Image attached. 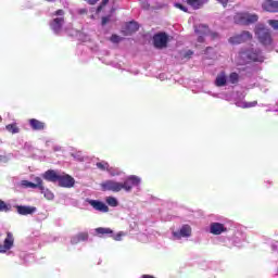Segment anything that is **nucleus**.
Segmentation results:
<instances>
[{
	"label": "nucleus",
	"mask_w": 278,
	"mask_h": 278,
	"mask_svg": "<svg viewBox=\"0 0 278 278\" xmlns=\"http://www.w3.org/2000/svg\"><path fill=\"white\" fill-rule=\"evenodd\" d=\"M249 62H264L262 51L257 48H247L242 49L235 56V64H238V66H244V64H249Z\"/></svg>",
	"instance_id": "1"
},
{
	"label": "nucleus",
	"mask_w": 278,
	"mask_h": 278,
	"mask_svg": "<svg viewBox=\"0 0 278 278\" xmlns=\"http://www.w3.org/2000/svg\"><path fill=\"white\" fill-rule=\"evenodd\" d=\"M254 34L258 41L265 47L273 45V37L270 36V29L266 28L264 24H257L254 29Z\"/></svg>",
	"instance_id": "2"
},
{
	"label": "nucleus",
	"mask_w": 278,
	"mask_h": 278,
	"mask_svg": "<svg viewBox=\"0 0 278 278\" xmlns=\"http://www.w3.org/2000/svg\"><path fill=\"white\" fill-rule=\"evenodd\" d=\"M258 18L255 13L242 12L235 15V23L238 25H251V23H257Z\"/></svg>",
	"instance_id": "3"
},
{
	"label": "nucleus",
	"mask_w": 278,
	"mask_h": 278,
	"mask_svg": "<svg viewBox=\"0 0 278 278\" xmlns=\"http://www.w3.org/2000/svg\"><path fill=\"white\" fill-rule=\"evenodd\" d=\"M54 17L51 22H50V28L52 29V31L54 34H62L64 31V11L63 10H58L54 14Z\"/></svg>",
	"instance_id": "4"
},
{
	"label": "nucleus",
	"mask_w": 278,
	"mask_h": 278,
	"mask_svg": "<svg viewBox=\"0 0 278 278\" xmlns=\"http://www.w3.org/2000/svg\"><path fill=\"white\" fill-rule=\"evenodd\" d=\"M195 34L198 35V42H204L205 38H217L218 37V34L212 33L211 29L203 24L195 26Z\"/></svg>",
	"instance_id": "5"
},
{
	"label": "nucleus",
	"mask_w": 278,
	"mask_h": 278,
	"mask_svg": "<svg viewBox=\"0 0 278 278\" xmlns=\"http://www.w3.org/2000/svg\"><path fill=\"white\" fill-rule=\"evenodd\" d=\"M192 236V227L188 224L182 225L178 230L172 232L173 240H184Z\"/></svg>",
	"instance_id": "6"
},
{
	"label": "nucleus",
	"mask_w": 278,
	"mask_h": 278,
	"mask_svg": "<svg viewBox=\"0 0 278 278\" xmlns=\"http://www.w3.org/2000/svg\"><path fill=\"white\" fill-rule=\"evenodd\" d=\"M101 188L102 190H109L110 192H121V190H124V185L116 180H105L101 184Z\"/></svg>",
	"instance_id": "7"
},
{
	"label": "nucleus",
	"mask_w": 278,
	"mask_h": 278,
	"mask_svg": "<svg viewBox=\"0 0 278 278\" xmlns=\"http://www.w3.org/2000/svg\"><path fill=\"white\" fill-rule=\"evenodd\" d=\"M140 181L141 179L138 176H128L123 182L125 192H131L132 188H138Z\"/></svg>",
	"instance_id": "8"
},
{
	"label": "nucleus",
	"mask_w": 278,
	"mask_h": 278,
	"mask_svg": "<svg viewBox=\"0 0 278 278\" xmlns=\"http://www.w3.org/2000/svg\"><path fill=\"white\" fill-rule=\"evenodd\" d=\"M61 188H73L75 186V178L68 174L61 173L58 182Z\"/></svg>",
	"instance_id": "9"
},
{
	"label": "nucleus",
	"mask_w": 278,
	"mask_h": 278,
	"mask_svg": "<svg viewBox=\"0 0 278 278\" xmlns=\"http://www.w3.org/2000/svg\"><path fill=\"white\" fill-rule=\"evenodd\" d=\"M153 42L156 49H164V47H166L168 42V35H166L165 33L156 34L153 37Z\"/></svg>",
	"instance_id": "10"
},
{
	"label": "nucleus",
	"mask_w": 278,
	"mask_h": 278,
	"mask_svg": "<svg viewBox=\"0 0 278 278\" xmlns=\"http://www.w3.org/2000/svg\"><path fill=\"white\" fill-rule=\"evenodd\" d=\"M12 247H14V235L8 232L3 243L0 242V253H8Z\"/></svg>",
	"instance_id": "11"
},
{
	"label": "nucleus",
	"mask_w": 278,
	"mask_h": 278,
	"mask_svg": "<svg viewBox=\"0 0 278 278\" xmlns=\"http://www.w3.org/2000/svg\"><path fill=\"white\" fill-rule=\"evenodd\" d=\"M208 231L213 236H220V233H226L227 228L224 226V224L214 222L210 224Z\"/></svg>",
	"instance_id": "12"
},
{
	"label": "nucleus",
	"mask_w": 278,
	"mask_h": 278,
	"mask_svg": "<svg viewBox=\"0 0 278 278\" xmlns=\"http://www.w3.org/2000/svg\"><path fill=\"white\" fill-rule=\"evenodd\" d=\"M60 175H61L60 172L49 169L42 174V177L46 179V181H51L52 184H58V181L60 179Z\"/></svg>",
	"instance_id": "13"
},
{
	"label": "nucleus",
	"mask_w": 278,
	"mask_h": 278,
	"mask_svg": "<svg viewBox=\"0 0 278 278\" xmlns=\"http://www.w3.org/2000/svg\"><path fill=\"white\" fill-rule=\"evenodd\" d=\"M89 203V205H91V207H93V210H96L97 212H110V207L106 206L105 203L98 201V200H88L87 201Z\"/></svg>",
	"instance_id": "14"
},
{
	"label": "nucleus",
	"mask_w": 278,
	"mask_h": 278,
	"mask_svg": "<svg viewBox=\"0 0 278 278\" xmlns=\"http://www.w3.org/2000/svg\"><path fill=\"white\" fill-rule=\"evenodd\" d=\"M262 8L265 12H278V1L266 0L263 2Z\"/></svg>",
	"instance_id": "15"
},
{
	"label": "nucleus",
	"mask_w": 278,
	"mask_h": 278,
	"mask_svg": "<svg viewBox=\"0 0 278 278\" xmlns=\"http://www.w3.org/2000/svg\"><path fill=\"white\" fill-rule=\"evenodd\" d=\"M227 85V74L225 71H222L217 74L216 79H215V86L218 88H222L223 86Z\"/></svg>",
	"instance_id": "16"
},
{
	"label": "nucleus",
	"mask_w": 278,
	"mask_h": 278,
	"mask_svg": "<svg viewBox=\"0 0 278 278\" xmlns=\"http://www.w3.org/2000/svg\"><path fill=\"white\" fill-rule=\"evenodd\" d=\"M36 206H17V213L22 216H27L29 214H36Z\"/></svg>",
	"instance_id": "17"
},
{
	"label": "nucleus",
	"mask_w": 278,
	"mask_h": 278,
	"mask_svg": "<svg viewBox=\"0 0 278 278\" xmlns=\"http://www.w3.org/2000/svg\"><path fill=\"white\" fill-rule=\"evenodd\" d=\"M41 184H42V178H40V177H36L35 182H31V181H28V180H23L22 181V186L24 188H40Z\"/></svg>",
	"instance_id": "18"
},
{
	"label": "nucleus",
	"mask_w": 278,
	"mask_h": 278,
	"mask_svg": "<svg viewBox=\"0 0 278 278\" xmlns=\"http://www.w3.org/2000/svg\"><path fill=\"white\" fill-rule=\"evenodd\" d=\"M29 126L31 127V129H34L35 131H42V129H45V123L36 119V118H31L28 121Z\"/></svg>",
	"instance_id": "19"
},
{
	"label": "nucleus",
	"mask_w": 278,
	"mask_h": 278,
	"mask_svg": "<svg viewBox=\"0 0 278 278\" xmlns=\"http://www.w3.org/2000/svg\"><path fill=\"white\" fill-rule=\"evenodd\" d=\"M210 0H187L188 5H191L193 10H200V8H203L205 3H207Z\"/></svg>",
	"instance_id": "20"
},
{
	"label": "nucleus",
	"mask_w": 278,
	"mask_h": 278,
	"mask_svg": "<svg viewBox=\"0 0 278 278\" xmlns=\"http://www.w3.org/2000/svg\"><path fill=\"white\" fill-rule=\"evenodd\" d=\"M88 240V232H80L77 236L73 237L71 242L72 244H77L78 242H84Z\"/></svg>",
	"instance_id": "21"
},
{
	"label": "nucleus",
	"mask_w": 278,
	"mask_h": 278,
	"mask_svg": "<svg viewBox=\"0 0 278 278\" xmlns=\"http://www.w3.org/2000/svg\"><path fill=\"white\" fill-rule=\"evenodd\" d=\"M236 105L237 108L243 109L255 108L257 105V101L247 102L244 100H240L236 102Z\"/></svg>",
	"instance_id": "22"
},
{
	"label": "nucleus",
	"mask_w": 278,
	"mask_h": 278,
	"mask_svg": "<svg viewBox=\"0 0 278 278\" xmlns=\"http://www.w3.org/2000/svg\"><path fill=\"white\" fill-rule=\"evenodd\" d=\"M39 190H41V194H43L45 199H47L48 201H53L55 195L53 194V192H51V190L45 188L42 184L40 185Z\"/></svg>",
	"instance_id": "23"
},
{
	"label": "nucleus",
	"mask_w": 278,
	"mask_h": 278,
	"mask_svg": "<svg viewBox=\"0 0 278 278\" xmlns=\"http://www.w3.org/2000/svg\"><path fill=\"white\" fill-rule=\"evenodd\" d=\"M140 28V26L138 25V23L136 22H130L126 25V35H130L134 34L136 31H138V29Z\"/></svg>",
	"instance_id": "24"
},
{
	"label": "nucleus",
	"mask_w": 278,
	"mask_h": 278,
	"mask_svg": "<svg viewBox=\"0 0 278 278\" xmlns=\"http://www.w3.org/2000/svg\"><path fill=\"white\" fill-rule=\"evenodd\" d=\"M5 129L9 131V134H18L21 131V128H18L16 123L7 125Z\"/></svg>",
	"instance_id": "25"
},
{
	"label": "nucleus",
	"mask_w": 278,
	"mask_h": 278,
	"mask_svg": "<svg viewBox=\"0 0 278 278\" xmlns=\"http://www.w3.org/2000/svg\"><path fill=\"white\" fill-rule=\"evenodd\" d=\"M96 233H98L99 236H111L112 237L113 231L110 228L100 227V228L96 229Z\"/></svg>",
	"instance_id": "26"
},
{
	"label": "nucleus",
	"mask_w": 278,
	"mask_h": 278,
	"mask_svg": "<svg viewBox=\"0 0 278 278\" xmlns=\"http://www.w3.org/2000/svg\"><path fill=\"white\" fill-rule=\"evenodd\" d=\"M108 173L111 175V177H118L119 175H123V172L116 167H110L106 169Z\"/></svg>",
	"instance_id": "27"
},
{
	"label": "nucleus",
	"mask_w": 278,
	"mask_h": 278,
	"mask_svg": "<svg viewBox=\"0 0 278 278\" xmlns=\"http://www.w3.org/2000/svg\"><path fill=\"white\" fill-rule=\"evenodd\" d=\"M105 201H106L108 205H110L111 207H117L118 206V200L114 197H106Z\"/></svg>",
	"instance_id": "28"
},
{
	"label": "nucleus",
	"mask_w": 278,
	"mask_h": 278,
	"mask_svg": "<svg viewBox=\"0 0 278 278\" xmlns=\"http://www.w3.org/2000/svg\"><path fill=\"white\" fill-rule=\"evenodd\" d=\"M242 40L243 39H242L241 35H236V36H232L229 38L230 45H240L243 42Z\"/></svg>",
	"instance_id": "29"
},
{
	"label": "nucleus",
	"mask_w": 278,
	"mask_h": 278,
	"mask_svg": "<svg viewBox=\"0 0 278 278\" xmlns=\"http://www.w3.org/2000/svg\"><path fill=\"white\" fill-rule=\"evenodd\" d=\"M239 79H240V75H238V73L236 72H232L228 77L229 84H238Z\"/></svg>",
	"instance_id": "30"
},
{
	"label": "nucleus",
	"mask_w": 278,
	"mask_h": 278,
	"mask_svg": "<svg viewBox=\"0 0 278 278\" xmlns=\"http://www.w3.org/2000/svg\"><path fill=\"white\" fill-rule=\"evenodd\" d=\"M242 42H247V40H251L253 38V35L249 31H243L240 34Z\"/></svg>",
	"instance_id": "31"
},
{
	"label": "nucleus",
	"mask_w": 278,
	"mask_h": 278,
	"mask_svg": "<svg viewBox=\"0 0 278 278\" xmlns=\"http://www.w3.org/2000/svg\"><path fill=\"white\" fill-rule=\"evenodd\" d=\"M111 238L115 239L117 242H121V240H123V238H125V232L119 231L116 235H114V232H112Z\"/></svg>",
	"instance_id": "32"
},
{
	"label": "nucleus",
	"mask_w": 278,
	"mask_h": 278,
	"mask_svg": "<svg viewBox=\"0 0 278 278\" xmlns=\"http://www.w3.org/2000/svg\"><path fill=\"white\" fill-rule=\"evenodd\" d=\"M97 166L100 168V170H108V168H110V164H108L105 161L97 163Z\"/></svg>",
	"instance_id": "33"
},
{
	"label": "nucleus",
	"mask_w": 278,
	"mask_h": 278,
	"mask_svg": "<svg viewBox=\"0 0 278 278\" xmlns=\"http://www.w3.org/2000/svg\"><path fill=\"white\" fill-rule=\"evenodd\" d=\"M267 23L273 29H278V20H268Z\"/></svg>",
	"instance_id": "34"
},
{
	"label": "nucleus",
	"mask_w": 278,
	"mask_h": 278,
	"mask_svg": "<svg viewBox=\"0 0 278 278\" xmlns=\"http://www.w3.org/2000/svg\"><path fill=\"white\" fill-rule=\"evenodd\" d=\"M8 210V204L5 202L0 200V212H7Z\"/></svg>",
	"instance_id": "35"
},
{
	"label": "nucleus",
	"mask_w": 278,
	"mask_h": 278,
	"mask_svg": "<svg viewBox=\"0 0 278 278\" xmlns=\"http://www.w3.org/2000/svg\"><path fill=\"white\" fill-rule=\"evenodd\" d=\"M175 8H178L182 12H188V8L184 7V4L175 3Z\"/></svg>",
	"instance_id": "36"
},
{
	"label": "nucleus",
	"mask_w": 278,
	"mask_h": 278,
	"mask_svg": "<svg viewBox=\"0 0 278 278\" xmlns=\"http://www.w3.org/2000/svg\"><path fill=\"white\" fill-rule=\"evenodd\" d=\"M111 42H121V38L118 37V35H112Z\"/></svg>",
	"instance_id": "37"
},
{
	"label": "nucleus",
	"mask_w": 278,
	"mask_h": 278,
	"mask_svg": "<svg viewBox=\"0 0 278 278\" xmlns=\"http://www.w3.org/2000/svg\"><path fill=\"white\" fill-rule=\"evenodd\" d=\"M270 247L273 251H278V242L277 241H270Z\"/></svg>",
	"instance_id": "38"
},
{
	"label": "nucleus",
	"mask_w": 278,
	"mask_h": 278,
	"mask_svg": "<svg viewBox=\"0 0 278 278\" xmlns=\"http://www.w3.org/2000/svg\"><path fill=\"white\" fill-rule=\"evenodd\" d=\"M217 3H220V5H223V8H227V4L229 3V0H216Z\"/></svg>",
	"instance_id": "39"
},
{
	"label": "nucleus",
	"mask_w": 278,
	"mask_h": 278,
	"mask_svg": "<svg viewBox=\"0 0 278 278\" xmlns=\"http://www.w3.org/2000/svg\"><path fill=\"white\" fill-rule=\"evenodd\" d=\"M109 2H110V0H102V5L98 7V12L103 10V5H108Z\"/></svg>",
	"instance_id": "40"
},
{
	"label": "nucleus",
	"mask_w": 278,
	"mask_h": 278,
	"mask_svg": "<svg viewBox=\"0 0 278 278\" xmlns=\"http://www.w3.org/2000/svg\"><path fill=\"white\" fill-rule=\"evenodd\" d=\"M110 23V16L102 17V25H108Z\"/></svg>",
	"instance_id": "41"
},
{
	"label": "nucleus",
	"mask_w": 278,
	"mask_h": 278,
	"mask_svg": "<svg viewBox=\"0 0 278 278\" xmlns=\"http://www.w3.org/2000/svg\"><path fill=\"white\" fill-rule=\"evenodd\" d=\"M87 1V3H89L90 5H94V3H97V1L99 0H85Z\"/></svg>",
	"instance_id": "42"
},
{
	"label": "nucleus",
	"mask_w": 278,
	"mask_h": 278,
	"mask_svg": "<svg viewBox=\"0 0 278 278\" xmlns=\"http://www.w3.org/2000/svg\"><path fill=\"white\" fill-rule=\"evenodd\" d=\"M61 149H62V148H61L60 146H55V147H54V151H61Z\"/></svg>",
	"instance_id": "43"
},
{
	"label": "nucleus",
	"mask_w": 278,
	"mask_h": 278,
	"mask_svg": "<svg viewBox=\"0 0 278 278\" xmlns=\"http://www.w3.org/2000/svg\"><path fill=\"white\" fill-rule=\"evenodd\" d=\"M5 161V156L0 155V164Z\"/></svg>",
	"instance_id": "44"
},
{
	"label": "nucleus",
	"mask_w": 278,
	"mask_h": 278,
	"mask_svg": "<svg viewBox=\"0 0 278 278\" xmlns=\"http://www.w3.org/2000/svg\"><path fill=\"white\" fill-rule=\"evenodd\" d=\"M210 51H213V49L212 48H207L206 49V53H210Z\"/></svg>",
	"instance_id": "45"
},
{
	"label": "nucleus",
	"mask_w": 278,
	"mask_h": 278,
	"mask_svg": "<svg viewBox=\"0 0 278 278\" xmlns=\"http://www.w3.org/2000/svg\"><path fill=\"white\" fill-rule=\"evenodd\" d=\"M235 243H236V244H240V241H238V240L235 239Z\"/></svg>",
	"instance_id": "46"
},
{
	"label": "nucleus",
	"mask_w": 278,
	"mask_h": 278,
	"mask_svg": "<svg viewBox=\"0 0 278 278\" xmlns=\"http://www.w3.org/2000/svg\"><path fill=\"white\" fill-rule=\"evenodd\" d=\"M1 121H3V118L0 116V123H1Z\"/></svg>",
	"instance_id": "47"
},
{
	"label": "nucleus",
	"mask_w": 278,
	"mask_h": 278,
	"mask_svg": "<svg viewBox=\"0 0 278 278\" xmlns=\"http://www.w3.org/2000/svg\"><path fill=\"white\" fill-rule=\"evenodd\" d=\"M47 1H55V0H47Z\"/></svg>",
	"instance_id": "48"
}]
</instances>
